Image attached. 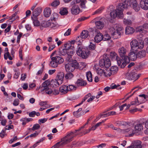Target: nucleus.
Returning <instances> with one entry per match:
<instances>
[{"instance_id":"nucleus-1","label":"nucleus","mask_w":148,"mask_h":148,"mask_svg":"<svg viewBox=\"0 0 148 148\" xmlns=\"http://www.w3.org/2000/svg\"><path fill=\"white\" fill-rule=\"evenodd\" d=\"M130 44L131 47L130 51L129 53L128 57L131 60L134 61L137 58L136 52L138 49H142L144 47V42L142 40L138 42L137 40L134 39L131 42Z\"/></svg>"},{"instance_id":"nucleus-2","label":"nucleus","mask_w":148,"mask_h":148,"mask_svg":"<svg viewBox=\"0 0 148 148\" xmlns=\"http://www.w3.org/2000/svg\"><path fill=\"white\" fill-rule=\"evenodd\" d=\"M127 50L126 48L122 47L118 49V53L121 57L122 58V63L121 65V68H124L127 64L128 63L129 58L127 56H126Z\"/></svg>"},{"instance_id":"nucleus-3","label":"nucleus","mask_w":148,"mask_h":148,"mask_svg":"<svg viewBox=\"0 0 148 148\" xmlns=\"http://www.w3.org/2000/svg\"><path fill=\"white\" fill-rule=\"evenodd\" d=\"M50 81L47 80L44 82L43 84V86L41 88V90H46L45 93L48 95L52 94L54 95H57L59 93V91L57 89H54L53 90L51 88V84Z\"/></svg>"},{"instance_id":"nucleus-4","label":"nucleus","mask_w":148,"mask_h":148,"mask_svg":"<svg viewBox=\"0 0 148 148\" xmlns=\"http://www.w3.org/2000/svg\"><path fill=\"white\" fill-rule=\"evenodd\" d=\"M123 5V4L119 3L116 9L110 13V16L111 18H114L117 16L120 18H122L123 17V7H122Z\"/></svg>"},{"instance_id":"nucleus-5","label":"nucleus","mask_w":148,"mask_h":148,"mask_svg":"<svg viewBox=\"0 0 148 148\" xmlns=\"http://www.w3.org/2000/svg\"><path fill=\"white\" fill-rule=\"evenodd\" d=\"M78 46L77 48L76 53L78 55L81 56L82 58L86 59L87 58L90 53V51L86 50L84 47L78 44Z\"/></svg>"},{"instance_id":"nucleus-6","label":"nucleus","mask_w":148,"mask_h":148,"mask_svg":"<svg viewBox=\"0 0 148 148\" xmlns=\"http://www.w3.org/2000/svg\"><path fill=\"white\" fill-rule=\"evenodd\" d=\"M79 67V64L75 60L73 61L72 63H69L65 66V69L67 72H71L73 71L75 69H77Z\"/></svg>"},{"instance_id":"nucleus-7","label":"nucleus","mask_w":148,"mask_h":148,"mask_svg":"<svg viewBox=\"0 0 148 148\" xmlns=\"http://www.w3.org/2000/svg\"><path fill=\"white\" fill-rule=\"evenodd\" d=\"M78 135V134H75L74 132H70L68 133L66 136L61 139V141L62 143L67 144L72 141L73 138Z\"/></svg>"},{"instance_id":"nucleus-8","label":"nucleus","mask_w":148,"mask_h":148,"mask_svg":"<svg viewBox=\"0 0 148 148\" xmlns=\"http://www.w3.org/2000/svg\"><path fill=\"white\" fill-rule=\"evenodd\" d=\"M99 65L101 67H105L108 68L111 65V63L110 59L108 57L105 56L103 58H101L99 61Z\"/></svg>"},{"instance_id":"nucleus-9","label":"nucleus","mask_w":148,"mask_h":148,"mask_svg":"<svg viewBox=\"0 0 148 148\" xmlns=\"http://www.w3.org/2000/svg\"><path fill=\"white\" fill-rule=\"evenodd\" d=\"M116 25L115 24L113 25V27H111L109 29V32L111 33L112 38L114 39L119 38V37H120L121 34V32H117L114 28V27H116Z\"/></svg>"},{"instance_id":"nucleus-10","label":"nucleus","mask_w":148,"mask_h":148,"mask_svg":"<svg viewBox=\"0 0 148 148\" xmlns=\"http://www.w3.org/2000/svg\"><path fill=\"white\" fill-rule=\"evenodd\" d=\"M71 5H73L71 9V13L73 14L77 15L80 12V8L78 4L76 3L75 1H73L71 3Z\"/></svg>"},{"instance_id":"nucleus-11","label":"nucleus","mask_w":148,"mask_h":148,"mask_svg":"<svg viewBox=\"0 0 148 148\" xmlns=\"http://www.w3.org/2000/svg\"><path fill=\"white\" fill-rule=\"evenodd\" d=\"M110 56L112 60H116L117 62L118 65L121 66L123 61H122V60L120 59L117 54L115 52H111L110 53Z\"/></svg>"},{"instance_id":"nucleus-12","label":"nucleus","mask_w":148,"mask_h":148,"mask_svg":"<svg viewBox=\"0 0 148 148\" xmlns=\"http://www.w3.org/2000/svg\"><path fill=\"white\" fill-rule=\"evenodd\" d=\"M137 1L136 0H125L123 3H120L123 4L122 7L124 9H127L129 6H132L133 5L136 3Z\"/></svg>"},{"instance_id":"nucleus-13","label":"nucleus","mask_w":148,"mask_h":148,"mask_svg":"<svg viewBox=\"0 0 148 148\" xmlns=\"http://www.w3.org/2000/svg\"><path fill=\"white\" fill-rule=\"evenodd\" d=\"M94 20L95 23L97 28L101 29H102L104 26L103 19L101 18L98 21L97 18H96Z\"/></svg>"},{"instance_id":"nucleus-14","label":"nucleus","mask_w":148,"mask_h":148,"mask_svg":"<svg viewBox=\"0 0 148 148\" xmlns=\"http://www.w3.org/2000/svg\"><path fill=\"white\" fill-rule=\"evenodd\" d=\"M64 76V74L62 72H60L58 73L56 79H57V83L58 85H60L63 82Z\"/></svg>"},{"instance_id":"nucleus-15","label":"nucleus","mask_w":148,"mask_h":148,"mask_svg":"<svg viewBox=\"0 0 148 148\" xmlns=\"http://www.w3.org/2000/svg\"><path fill=\"white\" fill-rule=\"evenodd\" d=\"M141 8L145 10H148V0H141L140 2Z\"/></svg>"},{"instance_id":"nucleus-16","label":"nucleus","mask_w":148,"mask_h":148,"mask_svg":"<svg viewBox=\"0 0 148 148\" xmlns=\"http://www.w3.org/2000/svg\"><path fill=\"white\" fill-rule=\"evenodd\" d=\"M121 132L124 133H127L129 134V136L130 137L132 136L134 134H136L134 130L130 127L126 129L121 130Z\"/></svg>"},{"instance_id":"nucleus-17","label":"nucleus","mask_w":148,"mask_h":148,"mask_svg":"<svg viewBox=\"0 0 148 148\" xmlns=\"http://www.w3.org/2000/svg\"><path fill=\"white\" fill-rule=\"evenodd\" d=\"M103 35L101 33L97 32L94 38L95 41L97 43H99L103 40Z\"/></svg>"},{"instance_id":"nucleus-18","label":"nucleus","mask_w":148,"mask_h":148,"mask_svg":"<svg viewBox=\"0 0 148 148\" xmlns=\"http://www.w3.org/2000/svg\"><path fill=\"white\" fill-rule=\"evenodd\" d=\"M42 12V8L40 7H38L36 8L32 12L33 16L34 17H37L40 15Z\"/></svg>"},{"instance_id":"nucleus-19","label":"nucleus","mask_w":148,"mask_h":148,"mask_svg":"<svg viewBox=\"0 0 148 148\" xmlns=\"http://www.w3.org/2000/svg\"><path fill=\"white\" fill-rule=\"evenodd\" d=\"M59 91L61 94H65L68 92V86L64 85L61 86L59 88Z\"/></svg>"},{"instance_id":"nucleus-20","label":"nucleus","mask_w":148,"mask_h":148,"mask_svg":"<svg viewBox=\"0 0 148 148\" xmlns=\"http://www.w3.org/2000/svg\"><path fill=\"white\" fill-rule=\"evenodd\" d=\"M136 74L134 72L127 73L126 74V78L129 80H135V77Z\"/></svg>"},{"instance_id":"nucleus-21","label":"nucleus","mask_w":148,"mask_h":148,"mask_svg":"<svg viewBox=\"0 0 148 148\" xmlns=\"http://www.w3.org/2000/svg\"><path fill=\"white\" fill-rule=\"evenodd\" d=\"M143 123H138L135 126L134 130L135 133H138V132L141 131L143 129Z\"/></svg>"},{"instance_id":"nucleus-22","label":"nucleus","mask_w":148,"mask_h":148,"mask_svg":"<svg viewBox=\"0 0 148 148\" xmlns=\"http://www.w3.org/2000/svg\"><path fill=\"white\" fill-rule=\"evenodd\" d=\"M75 2L77 4L79 3V5L81 8H86V3L87 2L86 0H76Z\"/></svg>"},{"instance_id":"nucleus-23","label":"nucleus","mask_w":148,"mask_h":148,"mask_svg":"<svg viewBox=\"0 0 148 148\" xmlns=\"http://www.w3.org/2000/svg\"><path fill=\"white\" fill-rule=\"evenodd\" d=\"M75 84L78 86H85L87 84L86 82L82 79H78L76 82Z\"/></svg>"},{"instance_id":"nucleus-24","label":"nucleus","mask_w":148,"mask_h":148,"mask_svg":"<svg viewBox=\"0 0 148 148\" xmlns=\"http://www.w3.org/2000/svg\"><path fill=\"white\" fill-rule=\"evenodd\" d=\"M135 30L132 27L128 26L125 29V33L126 35L132 34L134 33Z\"/></svg>"},{"instance_id":"nucleus-25","label":"nucleus","mask_w":148,"mask_h":148,"mask_svg":"<svg viewBox=\"0 0 148 148\" xmlns=\"http://www.w3.org/2000/svg\"><path fill=\"white\" fill-rule=\"evenodd\" d=\"M137 58L140 59L145 58L146 56V52L144 50H141L137 53Z\"/></svg>"},{"instance_id":"nucleus-26","label":"nucleus","mask_w":148,"mask_h":148,"mask_svg":"<svg viewBox=\"0 0 148 148\" xmlns=\"http://www.w3.org/2000/svg\"><path fill=\"white\" fill-rule=\"evenodd\" d=\"M53 60H55L58 64H61L63 63L64 60L60 56H56L55 57H53Z\"/></svg>"},{"instance_id":"nucleus-27","label":"nucleus","mask_w":148,"mask_h":148,"mask_svg":"<svg viewBox=\"0 0 148 148\" xmlns=\"http://www.w3.org/2000/svg\"><path fill=\"white\" fill-rule=\"evenodd\" d=\"M95 42L94 40H90V44L89 45V48L90 50H94L96 48Z\"/></svg>"},{"instance_id":"nucleus-28","label":"nucleus","mask_w":148,"mask_h":148,"mask_svg":"<svg viewBox=\"0 0 148 148\" xmlns=\"http://www.w3.org/2000/svg\"><path fill=\"white\" fill-rule=\"evenodd\" d=\"M51 10L49 8H46L44 11V15L46 17H48L50 15Z\"/></svg>"},{"instance_id":"nucleus-29","label":"nucleus","mask_w":148,"mask_h":148,"mask_svg":"<svg viewBox=\"0 0 148 148\" xmlns=\"http://www.w3.org/2000/svg\"><path fill=\"white\" fill-rule=\"evenodd\" d=\"M111 72L110 68H109V67L106 68L104 71V75L106 77H109L112 75Z\"/></svg>"},{"instance_id":"nucleus-30","label":"nucleus","mask_w":148,"mask_h":148,"mask_svg":"<svg viewBox=\"0 0 148 148\" xmlns=\"http://www.w3.org/2000/svg\"><path fill=\"white\" fill-rule=\"evenodd\" d=\"M89 35L88 32L87 30H84L81 33L80 38H86Z\"/></svg>"},{"instance_id":"nucleus-31","label":"nucleus","mask_w":148,"mask_h":148,"mask_svg":"<svg viewBox=\"0 0 148 148\" xmlns=\"http://www.w3.org/2000/svg\"><path fill=\"white\" fill-rule=\"evenodd\" d=\"M130 123L129 122L123 121H118L116 122V124L119 126H127L129 125Z\"/></svg>"},{"instance_id":"nucleus-32","label":"nucleus","mask_w":148,"mask_h":148,"mask_svg":"<svg viewBox=\"0 0 148 148\" xmlns=\"http://www.w3.org/2000/svg\"><path fill=\"white\" fill-rule=\"evenodd\" d=\"M33 21V23L34 26L38 27L40 25V23L38 20L37 17H31Z\"/></svg>"},{"instance_id":"nucleus-33","label":"nucleus","mask_w":148,"mask_h":148,"mask_svg":"<svg viewBox=\"0 0 148 148\" xmlns=\"http://www.w3.org/2000/svg\"><path fill=\"white\" fill-rule=\"evenodd\" d=\"M51 21L50 20L46 21H44L42 24L41 26L45 27H49L50 25L51 24Z\"/></svg>"},{"instance_id":"nucleus-34","label":"nucleus","mask_w":148,"mask_h":148,"mask_svg":"<svg viewBox=\"0 0 148 148\" xmlns=\"http://www.w3.org/2000/svg\"><path fill=\"white\" fill-rule=\"evenodd\" d=\"M110 69L112 75H113L116 74L117 73L118 69L117 66H112L111 68H110Z\"/></svg>"},{"instance_id":"nucleus-35","label":"nucleus","mask_w":148,"mask_h":148,"mask_svg":"<svg viewBox=\"0 0 148 148\" xmlns=\"http://www.w3.org/2000/svg\"><path fill=\"white\" fill-rule=\"evenodd\" d=\"M53 59V57H52L51 58V60L49 64L50 66L53 68H55L57 67L58 65V64L55 60Z\"/></svg>"},{"instance_id":"nucleus-36","label":"nucleus","mask_w":148,"mask_h":148,"mask_svg":"<svg viewBox=\"0 0 148 148\" xmlns=\"http://www.w3.org/2000/svg\"><path fill=\"white\" fill-rule=\"evenodd\" d=\"M59 53L60 55L65 56L66 55L67 53V50L65 48H60L59 49Z\"/></svg>"},{"instance_id":"nucleus-37","label":"nucleus","mask_w":148,"mask_h":148,"mask_svg":"<svg viewBox=\"0 0 148 148\" xmlns=\"http://www.w3.org/2000/svg\"><path fill=\"white\" fill-rule=\"evenodd\" d=\"M64 47L68 51H69L71 49H73L74 48V46L71 45V44L69 43L65 44L64 45Z\"/></svg>"},{"instance_id":"nucleus-38","label":"nucleus","mask_w":148,"mask_h":148,"mask_svg":"<svg viewBox=\"0 0 148 148\" xmlns=\"http://www.w3.org/2000/svg\"><path fill=\"white\" fill-rule=\"evenodd\" d=\"M95 69L96 70V72L97 74L100 76H101L102 74H104V71L102 69L96 67V66L94 67Z\"/></svg>"},{"instance_id":"nucleus-39","label":"nucleus","mask_w":148,"mask_h":148,"mask_svg":"<svg viewBox=\"0 0 148 148\" xmlns=\"http://www.w3.org/2000/svg\"><path fill=\"white\" fill-rule=\"evenodd\" d=\"M145 101H139L138 100V97H136L135 99V101H132L131 102V104L133 105H139V104L142 103H144Z\"/></svg>"},{"instance_id":"nucleus-40","label":"nucleus","mask_w":148,"mask_h":148,"mask_svg":"<svg viewBox=\"0 0 148 148\" xmlns=\"http://www.w3.org/2000/svg\"><path fill=\"white\" fill-rule=\"evenodd\" d=\"M131 7L136 12H138L140 10V8L137 2Z\"/></svg>"},{"instance_id":"nucleus-41","label":"nucleus","mask_w":148,"mask_h":148,"mask_svg":"<svg viewBox=\"0 0 148 148\" xmlns=\"http://www.w3.org/2000/svg\"><path fill=\"white\" fill-rule=\"evenodd\" d=\"M58 15L56 13H54L51 15V21H55L58 18Z\"/></svg>"},{"instance_id":"nucleus-42","label":"nucleus","mask_w":148,"mask_h":148,"mask_svg":"<svg viewBox=\"0 0 148 148\" xmlns=\"http://www.w3.org/2000/svg\"><path fill=\"white\" fill-rule=\"evenodd\" d=\"M87 78L88 80L90 82L92 81V74L90 72H88L86 74Z\"/></svg>"},{"instance_id":"nucleus-43","label":"nucleus","mask_w":148,"mask_h":148,"mask_svg":"<svg viewBox=\"0 0 148 148\" xmlns=\"http://www.w3.org/2000/svg\"><path fill=\"white\" fill-rule=\"evenodd\" d=\"M134 146V147H138L139 146H142L141 142L140 140H136L133 142L132 143Z\"/></svg>"},{"instance_id":"nucleus-44","label":"nucleus","mask_w":148,"mask_h":148,"mask_svg":"<svg viewBox=\"0 0 148 148\" xmlns=\"http://www.w3.org/2000/svg\"><path fill=\"white\" fill-rule=\"evenodd\" d=\"M82 110V108H79L77 111H75L73 112V115L77 118L79 117L80 116V115L79 114V112L81 111Z\"/></svg>"},{"instance_id":"nucleus-45","label":"nucleus","mask_w":148,"mask_h":148,"mask_svg":"<svg viewBox=\"0 0 148 148\" xmlns=\"http://www.w3.org/2000/svg\"><path fill=\"white\" fill-rule=\"evenodd\" d=\"M68 13L67 10L65 8L61 9L60 12V13L62 15H67Z\"/></svg>"},{"instance_id":"nucleus-46","label":"nucleus","mask_w":148,"mask_h":148,"mask_svg":"<svg viewBox=\"0 0 148 148\" xmlns=\"http://www.w3.org/2000/svg\"><path fill=\"white\" fill-rule=\"evenodd\" d=\"M103 40L104 41L108 40H110L111 38V37L108 34L106 33L105 34L103 35Z\"/></svg>"},{"instance_id":"nucleus-47","label":"nucleus","mask_w":148,"mask_h":148,"mask_svg":"<svg viewBox=\"0 0 148 148\" xmlns=\"http://www.w3.org/2000/svg\"><path fill=\"white\" fill-rule=\"evenodd\" d=\"M67 86H68V90L69 91L75 90L76 89V87L73 85H69Z\"/></svg>"},{"instance_id":"nucleus-48","label":"nucleus","mask_w":148,"mask_h":148,"mask_svg":"<svg viewBox=\"0 0 148 148\" xmlns=\"http://www.w3.org/2000/svg\"><path fill=\"white\" fill-rule=\"evenodd\" d=\"M75 50H74L73 49H71L68 51V52H67L66 55L72 56L75 53Z\"/></svg>"},{"instance_id":"nucleus-49","label":"nucleus","mask_w":148,"mask_h":148,"mask_svg":"<svg viewBox=\"0 0 148 148\" xmlns=\"http://www.w3.org/2000/svg\"><path fill=\"white\" fill-rule=\"evenodd\" d=\"M40 127V125L38 124H36L34 125L32 129L29 128V130L30 131L31 130H36L38 129Z\"/></svg>"},{"instance_id":"nucleus-50","label":"nucleus","mask_w":148,"mask_h":148,"mask_svg":"<svg viewBox=\"0 0 148 148\" xmlns=\"http://www.w3.org/2000/svg\"><path fill=\"white\" fill-rule=\"evenodd\" d=\"M60 3V1L58 0H56L53 1L51 4L52 6L56 7Z\"/></svg>"},{"instance_id":"nucleus-51","label":"nucleus","mask_w":148,"mask_h":148,"mask_svg":"<svg viewBox=\"0 0 148 148\" xmlns=\"http://www.w3.org/2000/svg\"><path fill=\"white\" fill-rule=\"evenodd\" d=\"M73 77V74L71 73H67L65 76L66 79H71Z\"/></svg>"},{"instance_id":"nucleus-52","label":"nucleus","mask_w":148,"mask_h":148,"mask_svg":"<svg viewBox=\"0 0 148 148\" xmlns=\"http://www.w3.org/2000/svg\"><path fill=\"white\" fill-rule=\"evenodd\" d=\"M103 8L102 7H101L95 11L94 12L93 14H99L101 13L103 10Z\"/></svg>"},{"instance_id":"nucleus-53","label":"nucleus","mask_w":148,"mask_h":148,"mask_svg":"<svg viewBox=\"0 0 148 148\" xmlns=\"http://www.w3.org/2000/svg\"><path fill=\"white\" fill-rule=\"evenodd\" d=\"M124 24L126 25H130L131 24L132 22L130 20H128L126 19H123Z\"/></svg>"},{"instance_id":"nucleus-54","label":"nucleus","mask_w":148,"mask_h":148,"mask_svg":"<svg viewBox=\"0 0 148 148\" xmlns=\"http://www.w3.org/2000/svg\"><path fill=\"white\" fill-rule=\"evenodd\" d=\"M144 30V29L142 27V26H140L137 27L136 29V32H140Z\"/></svg>"},{"instance_id":"nucleus-55","label":"nucleus","mask_w":148,"mask_h":148,"mask_svg":"<svg viewBox=\"0 0 148 148\" xmlns=\"http://www.w3.org/2000/svg\"><path fill=\"white\" fill-rule=\"evenodd\" d=\"M19 100L18 99H15L14 101L13 105L15 106H17L19 105Z\"/></svg>"},{"instance_id":"nucleus-56","label":"nucleus","mask_w":148,"mask_h":148,"mask_svg":"<svg viewBox=\"0 0 148 148\" xmlns=\"http://www.w3.org/2000/svg\"><path fill=\"white\" fill-rule=\"evenodd\" d=\"M66 55V60L69 62H72L73 61V59L72 58V56H69L68 55Z\"/></svg>"},{"instance_id":"nucleus-57","label":"nucleus","mask_w":148,"mask_h":148,"mask_svg":"<svg viewBox=\"0 0 148 148\" xmlns=\"http://www.w3.org/2000/svg\"><path fill=\"white\" fill-rule=\"evenodd\" d=\"M88 17H82L78 19L77 20V21L78 22L82 21L86 19H88Z\"/></svg>"},{"instance_id":"nucleus-58","label":"nucleus","mask_w":148,"mask_h":148,"mask_svg":"<svg viewBox=\"0 0 148 148\" xmlns=\"http://www.w3.org/2000/svg\"><path fill=\"white\" fill-rule=\"evenodd\" d=\"M18 138L16 136H14L13 138H12L11 140H10L9 141V143H10L11 144L12 143H13L14 141L16 140H17Z\"/></svg>"},{"instance_id":"nucleus-59","label":"nucleus","mask_w":148,"mask_h":148,"mask_svg":"<svg viewBox=\"0 0 148 148\" xmlns=\"http://www.w3.org/2000/svg\"><path fill=\"white\" fill-rule=\"evenodd\" d=\"M71 30V29H69L66 31V32L64 34V36H69L70 35Z\"/></svg>"},{"instance_id":"nucleus-60","label":"nucleus","mask_w":148,"mask_h":148,"mask_svg":"<svg viewBox=\"0 0 148 148\" xmlns=\"http://www.w3.org/2000/svg\"><path fill=\"white\" fill-rule=\"evenodd\" d=\"M19 35L18 36L17 40V42L18 43H19L20 42V39L21 37H22V36L23 35V33L20 32L19 33Z\"/></svg>"},{"instance_id":"nucleus-61","label":"nucleus","mask_w":148,"mask_h":148,"mask_svg":"<svg viewBox=\"0 0 148 148\" xmlns=\"http://www.w3.org/2000/svg\"><path fill=\"white\" fill-rule=\"evenodd\" d=\"M55 47V45H50L48 49L49 52H50L53 50Z\"/></svg>"},{"instance_id":"nucleus-62","label":"nucleus","mask_w":148,"mask_h":148,"mask_svg":"<svg viewBox=\"0 0 148 148\" xmlns=\"http://www.w3.org/2000/svg\"><path fill=\"white\" fill-rule=\"evenodd\" d=\"M16 16L14 14L11 16L10 17V20L11 21H10L11 22H12L14 21L15 20V16Z\"/></svg>"},{"instance_id":"nucleus-63","label":"nucleus","mask_w":148,"mask_h":148,"mask_svg":"<svg viewBox=\"0 0 148 148\" xmlns=\"http://www.w3.org/2000/svg\"><path fill=\"white\" fill-rule=\"evenodd\" d=\"M36 112L35 111H33L29 113V116L31 117H34L35 115Z\"/></svg>"},{"instance_id":"nucleus-64","label":"nucleus","mask_w":148,"mask_h":148,"mask_svg":"<svg viewBox=\"0 0 148 148\" xmlns=\"http://www.w3.org/2000/svg\"><path fill=\"white\" fill-rule=\"evenodd\" d=\"M38 134L39 133L37 132H36L34 133L29 135V136L30 137H35L38 135Z\"/></svg>"}]
</instances>
